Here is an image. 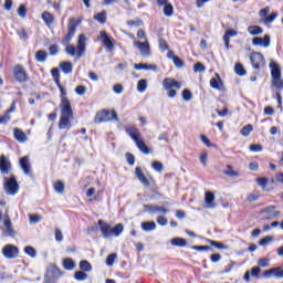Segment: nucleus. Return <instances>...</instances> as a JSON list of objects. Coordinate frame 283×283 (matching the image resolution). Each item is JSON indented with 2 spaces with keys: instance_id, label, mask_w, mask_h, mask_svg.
I'll return each instance as SVG.
<instances>
[{
  "instance_id": "f257e3e1",
  "label": "nucleus",
  "mask_w": 283,
  "mask_h": 283,
  "mask_svg": "<svg viewBox=\"0 0 283 283\" xmlns=\"http://www.w3.org/2000/svg\"><path fill=\"white\" fill-rule=\"evenodd\" d=\"M81 23V19L70 18L67 24V33L61 41V43L66 46V54H69V56H76V59H82V56H85V51L87 50V38L83 33L80 34L77 38V46H74V44H70V42L72 41V39H74V35L76 34V28H78Z\"/></svg>"
},
{
  "instance_id": "f03ea898",
  "label": "nucleus",
  "mask_w": 283,
  "mask_h": 283,
  "mask_svg": "<svg viewBox=\"0 0 283 283\" xmlns=\"http://www.w3.org/2000/svg\"><path fill=\"white\" fill-rule=\"evenodd\" d=\"M74 118V111H72V103L70 99H63L61 107V117L59 122V129H72V122Z\"/></svg>"
},
{
  "instance_id": "7ed1b4c3",
  "label": "nucleus",
  "mask_w": 283,
  "mask_h": 283,
  "mask_svg": "<svg viewBox=\"0 0 283 283\" xmlns=\"http://www.w3.org/2000/svg\"><path fill=\"white\" fill-rule=\"evenodd\" d=\"M97 224L99 227V231L102 232V238L105 239L112 238V235L118 238V235H120L125 230V226H123V223H117L114 228H112V226L103 221V219H99Z\"/></svg>"
},
{
  "instance_id": "20e7f679",
  "label": "nucleus",
  "mask_w": 283,
  "mask_h": 283,
  "mask_svg": "<svg viewBox=\"0 0 283 283\" xmlns=\"http://www.w3.org/2000/svg\"><path fill=\"white\" fill-rule=\"evenodd\" d=\"M59 277H63V271L55 263H50L44 274V283H56Z\"/></svg>"
},
{
  "instance_id": "39448f33",
  "label": "nucleus",
  "mask_w": 283,
  "mask_h": 283,
  "mask_svg": "<svg viewBox=\"0 0 283 283\" xmlns=\"http://www.w3.org/2000/svg\"><path fill=\"white\" fill-rule=\"evenodd\" d=\"M109 120H118V113L116 111L103 109L96 114L94 122L95 123H107Z\"/></svg>"
},
{
  "instance_id": "423d86ee",
  "label": "nucleus",
  "mask_w": 283,
  "mask_h": 283,
  "mask_svg": "<svg viewBox=\"0 0 283 283\" xmlns=\"http://www.w3.org/2000/svg\"><path fill=\"white\" fill-rule=\"evenodd\" d=\"M4 191L7 196H17V193H19V182L17 181V177L14 175H12L10 178H6Z\"/></svg>"
},
{
  "instance_id": "0eeeda50",
  "label": "nucleus",
  "mask_w": 283,
  "mask_h": 283,
  "mask_svg": "<svg viewBox=\"0 0 283 283\" xmlns=\"http://www.w3.org/2000/svg\"><path fill=\"white\" fill-rule=\"evenodd\" d=\"M13 76L18 83H28L30 81V75H28V72L21 64H17L13 67Z\"/></svg>"
},
{
  "instance_id": "6e6552de",
  "label": "nucleus",
  "mask_w": 283,
  "mask_h": 283,
  "mask_svg": "<svg viewBox=\"0 0 283 283\" xmlns=\"http://www.w3.org/2000/svg\"><path fill=\"white\" fill-rule=\"evenodd\" d=\"M2 255L7 258V260H14L19 258V247L13 244H7L2 249Z\"/></svg>"
},
{
  "instance_id": "1a4fd4ad",
  "label": "nucleus",
  "mask_w": 283,
  "mask_h": 283,
  "mask_svg": "<svg viewBox=\"0 0 283 283\" xmlns=\"http://www.w3.org/2000/svg\"><path fill=\"white\" fill-rule=\"evenodd\" d=\"M250 61L254 70H260L265 65L264 55L261 52H252L250 55Z\"/></svg>"
},
{
  "instance_id": "9d476101",
  "label": "nucleus",
  "mask_w": 283,
  "mask_h": 283,
  "mask_svg": "<svg viewBox=\"0 0 283 283\" xmlns=\"http://www.w3.org/2000/svg\"><path fill=\"white\" fill-rule=\"evenodd\" d=\"M19 165H20V169H22L25 176H30V178H34V174L32 172V164H30V156H24L20 158Z\"/></svg>"
},
{
  "instance_id": "9b49d317",
  "label": "nucleus",
  "mask_w": 283,
  "mask_h": 283,
  "mask_svg": "<svg viewBox=\"0 0 283 283\" xmlns=\"http://www.w3.org/2000/svg\"><path fill=\"white\" fill-rule=\"evenodd\" d=\"M12 171V163H10V159L6 157V155L0 156V174L3 176L10 174Z\"/></svg>"
},
{
  "instance_id": "f8f14e48",
  "label": "nucleus",
  "mask_w": 283,
  "mask_h": 283,
  "mask_svg": "<svg viewBox=\"0 0 283 283\" xmlns=\"http://www.w3.org/2000/svg\"><path fill=\"white\" fill-rule=\"evenodd\" d=\"M263 277H276L277 280H283V269L281 266L272 268L263 272Z\"/></svg>"
},
{
  "instance_id": "ddd939ff",
  "label": "nucleus",
  "mask_w": 283,
  "mask_h": 283,
  "mask_svg": "<svg viewBox=\"0 0 283 283\" xmlns=\"http://www.w3.org/2000/svg\"><path fill=\"white\" fill-rule=\"evenodd\" d=\"M99 36L104 48H106L108 52H112V50L115 48L114 39H111L109 34H107V31H101Z\"/></svg>"
},
{
  "instance_id": "4468645a",
  "label": "nucleus",
  "mask_w": 283,
  "mask_h": 283,
  "mask_svg": "<svg viewBox=\"0 0 283 283\" xmlns=\"http://www.w3.org/2000/svg\"><path fill=\"white\" fill-rule=\"evenodd\" d=\"M135 48H138L142 56H151V48L149 46V42H140L135 41L134 42Z\"/></svg>"
},
{
  "instance_id": "2eb2a0df",
  "label": "nucleus",
  "mask_w": 283,
  "mask_h": 283,
  "mask_svg": "<svg viewBox=\"0 0 283 283\" xmlns=\"http://www.w3.org/2000/svg\"><path fill=\"white\" fill-rule=\"evenodd\" d=\"M17 231L12 228V221L10 218L4 219V230L2 231V238H14Z\"/></svg>"
},
{
  "instance_id": "dca6fc26",
  "label": "nucleus",
  "mask_w": 283,
  "mask_h": 283,
  "mask_svg": "<svg viewBox=\"0 0 283 283\" xmlns=\"http://www.w3.org/2000/svg\"><path fill=\"white\" fill-rule=\"evenodd\" d=\"M163 87L164 90H180L182 87V83L176 81L175 78L171 77H166L163 81Z\"/></svg>"
},
{
  "instance_id": "f3484780",
  "label": "nucleus",
  "mask_w": 283,
  "mask_h": 283,
  "mask_svg": "<svg viewBox=\"0 0 283 283\" xmlns=\"http://www.w3.org/2000/svg\"><path fill=\"white\" fill-rule=\"evenodd\" d=\"M144 211L154 216V213H168L169 210L165 207L156 206V205H144Z\"/></svg>"
},
{
  "instance_id": "a211bd4d",
  "label": "nucleus",
  "mask_w": 283,
  "mask_h": 283,
  "mask_svg": "<svg viewBox=\"0 0 283 283\" xmlns=\"http://www.w3.org/2000/svg\"><path fill=\"white\" fill-rule=\"evenodd\" d=\"M252 45H260L261 48H269V45H271V35L265 34L263 38H261V36L253 38Z\"/></svg>"
},
{
  "instance_id": "6ab92c4d",
  "label": "nucleus",
  "mask_w": 283,
  "mask_h": 283,
  "mask_svg": "<svg viewBox=\"0 0 283 283\" xmlns=\"http://www.w3.org/2000/svg\"><path fill=\"white\" fill-rule=\"evenodd\" d=\"M135 176H136L137 180H139V182L143 184L144 187H151V184L149 182V179H147V177L143 172V168L136 167L135 168Z\"/></svg>"
},
{
  "instance_id": "aec40b11",
  "label": "nucleus",
  "mask_w": 283,
  "mask_h": 283,
  "mask_svg": "<svg viewBox=\"0 0 283 283\" xmlns=\"http://www.w3.org/2000/svg\"><path fill=\"white\" fill-rule=\"evenodd\" d=\"M135 176H136L137 180H139V182L143 184L144 187H151V184L149 182V179H147V177L143 172V168L136 167L135 168Z\"/></svg>"
},
{
  "instance_id": "412c9836",
  "label": "nucleus",
  "mask_w": 283,
  "mask_h": 283,
  "mask_svg": "<svg viewBox=\"0 0 283 283\" xmlns=\"http://www.w3.org/2000/svg\"><path fill=\"white\" fill-rule=\"evenodd\" d=\"M205 202L206 209H216V195L211 191H206Z\"/></svg>"
},
{
  "instance_id": "4be33fe9",
  "label": "nucleus",
  "mask_w": 283,
  "mask_h": 283,
  "mask_svg": "<svg viewBox=\"0 0 283 283\" xmlns=\"http://www.w3.org/2000/svg\"><path fill=\"white\" fill-rule=\"evenodd\" d=\"M231 36H238V31L235 30H227L223 35V43L227 50H231Z\"/></svg>"
},
{
  "instance_id": "5701e85b",
  "label": "nucleus",
  "mask_w": 283,
  "mask_h": 283,
  "mask_svg": "<svg viewBox=\"0 0 283 283\" xmlns=\"http://www.w3.org/2000/svg\"><path fill=\"white\" fill-rule=\"evenodd\" d=\"M262 213H268L270 217L266 218V220H273V218H279V216H282V212L279 210H275V206H268L262 210Z\"/></svg>"
},
{
  "instance_id": "b1692460",
  "label": "nucleus",
  "mask_w": 283,
  "mask_h": 283,
  "mask_svg": "<svg viewBox=\"0 0 283 283\" xmlns=\"http://www.w3.org/2000/svg\"><path fill=\"white\" fill-rule=\"evenodd\" d=\"M216 77H212L210 80V87H212V90H218L219 92H222V87H223V84H222V78L220 77V74L216 73Z\"/></svg>"
},
{
  "instance_id": "393cba45",
  "label": "nucleus",
  "mask_w": 283,
  "mask_h": 283,
  "mask_svg": "<svg viewBox=\"0 0 283 283\" xmlns=\"http://www.w3.org/2000/svg\"><path fill=\"white\" fill-rule=\"evenodd\" d=\"M270 69H271L272 78H281L282 77V71L280 70V65H277V63L271 62Z\"/></svg>"
},
{
  "instance_id": "a878e982",
  "label": "nucleus",
  "mask_w": 283,
  "mask_h": 283,
  "mask_svg": "<svg viewBox=\"0 0 283 283\" xmlns=\"http://www.w3.org/2000/svg\"><path fill=\"white\" fill-rule=\"evenodd\" d=\"M13 134H14V138H15V140H18V143H25L28 140V136L20 128H14Z\"/></svg>"
},
{
  "instance_id": "bb28decb",
  "label": "nucleus",
  "mask_w": 283,
  "mask_h": 283,
  "mask_svg": "<svg viewBox=\"0 0 283 283\" xmlns=\"http://www.w3.org/2000/svg\"><path fill=\"white\" fill-rule=\"evenodd\" d=\"M60 69L64 74H72L74 66L72 65V62L65 61L60 63Z\"/></svg>"
},
{
  "instance_id": "cd10ccee",
  "label": "nucleus",
  "mask_w": 283,
  "mask_h": 283,
  "mask_svg": "<svg viewBox=\"0 0 283 283\" xmlns=\"http://www.w3.org/2000/svg\"><path fill=\"white\" fill-rule=\"evenodd\" d=\"M62 266L65 271H73L76 268V263L71 258H66L62 261Z\"/></svg>"
},
{
  "instance_id": "c85d7f7f",
  "label": "nucleus",
  "mask_w": 283,
  "mask_h": 283,
  "mask_svg": "<svg viewBox=\"0 0 283 283\" xmlns=\"http://www.w3.org/2000/svg\"><path fill=\"white\" fill-rule=\"evenodd\" d=\"M134 70H153L156 71L158 70V66L156 64H146V63H139V64H134Z\"/></svg>"
},
{
  "instance_id": "c756f323",
  "label": "nucleus",
  "mask_w": 283,
  "mask_h": 283,
  "mask_svg": "<svg viewBox=\"0 0 283 283\" xmlns=\"http://www.w3.org/2000/svg\"><path fill=\"white\" fill-rule=\"evenodd\" d=\"M35 61H38V63H45V61H48V52L45 50L35 52Z\"/></svg>"
},
{
  "instance_id": "7c9ffc66",
  "label": "nucleus",
  "mask_w": 283,
  "mask_h": 283,
  "mask_svg": "<svg viewBox=\"0 0 283 283\" xmlns=\"http://www.w3.org/2000/svg\"><path fill=\"white\" fill-rule=\"evenodd\" d=\"M248 32L252 36H258L259 34H262V32H264V29H262V27L260 25H250L248 28Z\"/></svg>"
},
{
  "instance_id": "2f4dec72",
  "label": "nucleus",
  "mask_w": 283,
  "mask_h": 283,
  "mask_svg": "<svg viewBox=\"0 0 283 283\" xmlns=\"http://www.w3.org/2000/svg\"><path fill=\"white\" fill-rule=\"evenodd\" d=\"M126 134L130 136V138L134 139L135 143L140 139L138 137V128L134 126L126 128Z\"/></svg>"
},
{
  "instance_id": "473e14b6",
  "label": "nucleus",
  "mask_w": 283,
  "mask_h": 283,
  "mask_svg": "<svg viewBox=\"0 0 283 283\" xmlns=\"http://www.w3.org/2000/svg\"><path fill=\"white\" fill-rule=\"evenodd\" d=\"M93 19H94L95 21H97L98 23H102V24L107 23V11L104 10V11H102V12L95 14V15L93 17Z\"/></svg>"
},
{
  "instance_id": "72a5a7b5",
  "label": "nucleus",
  "mask_w": 283,
  "mask_h": 283,
  "mask_svg": "<svg viewBox=\"0 0 283 283\" xmlns=\"http://www.w3.org/2000/svg\"><path fill=\"white\" fill-rule=\"evenodd\" d=\"M42 20L44 21L45 25H52V23H54V15L49 11H44L42 13Z\"/></svg>"
},
{
  "instance_id": "f704fd0d",
  "label": "nucleus",
  "mask_w": 283,
  "mask_h": 283,
  "mask_svg": "<svg viewBox=\"0 0 283 283\" xmlns=\"http://www.w3.org/2000/svg\"><path fill=\"white\" fill-rule=\"evenodd\" d=\"M255 182L259 187H261V189H263V191H269V189H266V186L269 185V178L259 177L255 179Z\"/></svg>"
},
{
  "instance_id": "c9c22d12",
  "label": "nucleus",
  "mask_w": 283,
  "mask_h": 283,
  "mask_svg": "<svg viewBox=\"0 0 283 283\" xmlns=\"http://www.w3.org/2000/svg\"><path fill=\"white\" fill-rule=\"evenodd\" d=\"M142 229H143V231H146V232L155 231L156 222H154V221L142 222Z\"/></svg>"
},
{
  "instance_id": "e433bc0d",
  "label": "nucleus",
  "mask_w": 283,
  "mask_h": 283,
  "mask_svg": "<svg viewBox=\"0 0 283 283\" xmlns=\"http://www.w3.org/2000/svg\"><path fill=\"white\" fill-rule=\"evenodd\" d=\"M135 143H136V146L139 149V151H142L143 154H146V155L149 154V147H147V144H145V142L143 139H139Z\"/></svg>"
},
{
  "instance_id": "4c0bfd02",
  "label": "nucleus",
  "mask_w": 283,
  "mask_h": 283,
  "mask_svg": "<svg viewBox=\"0 0 283 283\" xmlns=\"http://www.w3.org/2000/svg\"><path fill=\"white\" fill-rule=\"evenodd\" d=\"M80 269L84 273H90V271H92V263H90V261H87V260H82L80 262Z\"/></svg>"
},
{
  "instance_id": "58836bf2",
  "label": "nucleus",
  "mask_w": 283,
  "mask_h": 283,
  "mask_svg": "<svg viewBox=\"0 0 283 283\" xmlns=\"http://www.w3.org/2000/svg\"><path fill=\"white\" fill-rule=\"evenodd\" d=\"M234 72L238 74V76H247V70L244 69V65L242 63H237L234 65Z\"/></svg>"
},
{
  "instance_id": "ea45409f",
  "label": "nucleus",
  "mask_w": 283,
  "mask_h": 283,
  "mask_svg": "<svg viewBox=\"0 0 283 283\" xmlns=\"http://www.w3.org/2000/svg\"><path fill=\"white\" fill-rule=\"evenodd\" d=\"M208 242L211 247H214V249H224V250L229 249V245H227L220 241H214V240L209 239Z\"/></svg>"
},
{
  "instance_id": "a19ab883",
  "label": "nucleus",
  "mask_w": 283,
  "mask_h": 283,
  "mask_svg": "<svg viewBox=\"0 0 283 283\" xmlns=\"http://www.w3.org/2000/svg\"><path fill=\"white\" fill-rule=\"evenodd\" d=\"M172 247H185L187 244V240L180 237L174 238L171 240Z\"/></svg>"
},
{
  "instance_id": "79ce46f5",
  "label": "nucleus",
  "mask_w": 283,
  "mask_h": 283,
  "mask_svg": "<svg viewBox=\"0 0 283 283\" xmlns=\"http://www.w3.org/2000/svg\"><path fill=\"white\" fill-rule=\"evenodd\" d=\"M53 188L56 193H63V191H65V184H63L61 180H57L54 182Z\"/></svg>"
},
{
  "instance_id": "37998d69",
  "label": "nucleus",
  "mask_w": 283,
  "mask_h": 283,
  "mask_svg": "<svg viewBox=\"0 0 283 283\" xmlns=\"http://www.w3.org/2000/svg\"><path fill=\"white\" fill-rule=\"evenodd\" d=\"M74 279L77 280V282H85V280L87 279V273L81 271H76L74 273Z\"/></svg>"
},
{
  "instance_id": "c03bdc74",
  "label": "nucleus",
  "mask_w": 283,
  "mask_h": 283,
  "mask_svg": "<svg viewBox=\"0 0 283 283\" xmlns=\"http://www.w3.org/2000/svg\"><path fill=\"white\" fill-rule=\"evenodd\" d=\"M164 14H165V17H174V4L168 2L164 7Z\"/></svg>"
},
{
  "instance_id": "a18cd8bd",
  "label": "nucleus",
  "mask_w": 283,
  "mask_h": 283,
  "mask_svg": "<svg viewBox=\"0 0 283 283\" xmlns=\"http://www.w3.org/2000/svg\"><path fill=\"white\" fill-rule=\"evenodd\" d=\"M273 240H274L273 235H266L259 241V245L266 247V245L271 244V242H273Z\"/></svg>"
},
{
  "instance_id": "49530a36",
  "label": "nucleus",
  "mask_w": 283,
  "mask_h": 283,
  "mask_svg": "<svg viewBox=\"0 0 283 283\" xmlns=\"http://www.w3.org/2000/svg\"><path fill=\"white\" fill-rule=\"evenodd\" d=\"M24 253L30 258H36V249H34L32 245H27L24 248Z\"/></svg>"
},
{
  "instance_id": "de8ad7c7",
  "label": "nucleus",
  "mask_w": 283,
  "mask_h": 283,
  "mask_svg": "<svg viewBox=\"0 0 283 283\" xmlns=\"http://www.w3.org/2000/svg\"><path fill=\"white\" fill-rule=\"evenodd\" d=\"M17 34L21 41H28V39H30V35L25 29L17 30Z\"/></svg>"
},
{
  "instance_id": "09e8293b",
  "label": "nucleus",
  "mask_w": 283,
  "mask_h": 283,
  "mask_svg": "<svg viewBox=\"0 0 283 283\" xmlns=\"http://www.w3.org/2000/svg\"><path fill=\"white\" fill-rule=\"evenodd\" d=\"M147 90V80L143 78V80H139L138 83H137V92H145Z\"/></svg>"
},
{
  "instance_id": "8fccbe9b",
  "label": "nucleus",
  "mask_w": 283,
  "mask_h": 283,
  "mask_svg": "<svg viewBox=\"0 0 283 283\" xmlns=\"http://www.w3.org/2000/svg\"><path fill=\"white\" fill-rule=\"evenodd\" d=\"M253 129V125L248 124L243 126L240 130L241 136H249Z\"/></svg>"
},
{
  "instance_id": "3c124183",
  "label": "nucleus",
  "mask_w": 283,
  "mask_h": 283,
  "mask_svg": "<svg viewBox=\"0 0 283 283\" xmlns=\"http://www.w3.org/2000/svg\"><path fill=\"white\" fill-rule=\"evenodd\" d=\"M181 96L182 98L186 101V102H189L191 101V98H193V94L191 93V91L189 88H185L181 93Z\"/></svg>"
},
{
  "instance_id": "603ef678",
  "label": "nucleus",
  "mask_w": 283,
  "mask_h": 283,
  "mask_svg": "<svg viewBox=\"0 0 283 283\" xmlns=\"http://www.w3.org/2000/svg\"><path fill=\"white\" fill-rule=\"evenodd\" d=\"M18 14L21 17V19H25V15L28 14V8L25 4H20L18 8Z\"/></svg>"
},
{
  "instance_id": "864d4df0",
  "label": "nucleus",
  "mask_w": 283,
  "mask_h": 283,
  "mask_svg": "<svg viewBox=\"0 0 283 283\" xmlns=\"http://www.w3.org/2000/svg\"><path fill=\"white\" fill-rule=\"evenodd\" d=\"M272 85H273V87H276V90H283V80H282V77L272 78Z\"/></svg>"
},
{
  "instance_id": "5fc2aeb1",
  "label": "nucleus",
  "mask_w": 283,
  "mask_h": 283,
  "mask_svg": "<svg viewBox=\"0 0 283 283\" xmlns=\"http://www.w3.org/2000/svg\"><path fill=\"white\" fill-rule=\"evenodd\" d=\"M247 200H248V202H255V201L260 200V193L251 192L248 195Z\"/></svg>"
},
{
  "instance_id": "6e6d98bb",
  "label": "nucleus",
  "mask_w": 283,
  "mask_h": 283,
  "mask_svg": "<svg viewBox=\"0 0 283 283\" xmlns=\"http://www.w3.org/2000/svg\"><path fill=\"white\" fill-rule=\"evenodd\" d=\"M116 253H112L106 258V265L107 266H114V262H116Z\"/></svg>"
},
{
  "instance_id": "4d7b16f0",
  "label": "nucleus",
  "mask_w": 283,
  "mask_h": 283,
  "mask_svg": "<svg viewBox=\"0 0 283 283\" xmlns=\"http://www.w3.org/2000/svg\"><path fill=\"white\" fill-rule=\"evenodd\" d=\"M12 116L10 114L4 113L2 116H0V125H8L10 123Z\"/></svg>"
},
{
  "instance_id": "13d9d810",
  "label": "nucleus",
  "mask_w": 283,
  "mask_h": 283,
  "mask_svg": "<svg viewBox=\"0 0 283 283\" xmlns=\"http://www.w3.org/2000/svg\"><path fill=\"white\" fill-rule=\"evenodd\" d=\"M207 70V66H205V64L200 63V62H197L195 65H193V72L198 73V72H206Z\"/></svg>"
},
{
  "instance_id": "bf43d9fd",
  "label": "nucleus",
  "mask_w": 283,
  "mask_h": 283,
  "mask_svg": "<svg viewBox=\"0 0 283 283\" xmlns=\"http://www.w3.org/2000/svg\"><path fill=\"white\" fill-rule=\"evenodd\" d=\"M191 249L193 251H211V245H192Z\"/></svg>"
},
{
  "instance_id": "052dcab7",
  "label": "nucleus",
  "mask_w": 283,
  "mask_h": 283,
  "mask_svg": "<svg viewBox=\"0 0 283 283\" xmlns=\"http://www.w3.org/2000/svg\"><path fill=\"white\" fill-rule=\"evenodd\" d=\"M49 52L51 56H56L59 54V44H51Z\"/></svg>"
},
{
  "instance_id": "680f3d73",
  "label": "nucleus",
  "mask_w": 283,
  "mask_h": 283,
  "mask_svg": "<svg viewBox=\"0 0 283 283\" xmlns=\"http://www.w3.org/2000/svg\"><path fill=\"white\" fill-rule=\"evenodd\" d=\"M260 273H262V269H260V266H254L250 271V275L252 277H260Z\"/></svg>"
},
{
  "instance_id": "e2e57ef3",
  "label": "nucleus",
  "mask_w": 283,
  "mask_h": 283,
  "mask_svg": "<svg viewBox=\"0 0 283 283\" xmlns=\"http://www.w3.org/2000/svg\"><path fill=\"white\" fill-rule=\"evenodd\" d=\"M159 50H163L164 52L166 50H169V44L167 43V40H165L164 38L159 39Z\"/></svg>"
},
{
  "instance_id": "0e129e2a",
  "label": "nucleus",
  "mask_w": 283,
  "mask_h": 283,
  "mask_svg": "<svg viewBox=\"0 0 283 283\" xmlns=\"http://www.w3.org/2000/svg\"><path fill=\"white\" fill-rule=\"evenodd\" d=\"M172 63L175 66L177 67H185V61H182V59H180L178 55L176 57H174Z\"/></svg>"
},
{
  "instance_id": "69168bd1",
  "label": "nucleus",
  "mask_w": 283,
  "mask_h": 283,
  "mask_svg": "<svg viewBox=\"0 0 283 283\" xmlns=\"http://www.w3.org/2000/svg\"><path fill=\"white\" fill-rule=\"evenodd\" d=\"M85 92H87V87H85V85H78L75 87V94L78 96H83Z\"/></svg>"
},
{
  "instance_id": "338daca9",
  "label": "nucleus",
  "mask_w": 283,
  "mask_h": 283,
  "mask_svg": "<svg viewBox=\"0 0 283 283\" xmlns=\"http://www.w3.org/2000/svg\"><path fill=\"white\" fill-rule=\"evenodd\" d=\"M200 138L206 147H213V143H211L206 135H200Z\"/></svg>"
},
{
  "instance_id": "774afa93",
  "label": "nucleus",
  "mask_w": 283,
  "mask_h": 283,
  "mask_svg": "<svg viewBox=\"0 0 283 283\" xmlns=\"http://www.w3.org/2000/svg\"><path fill=\"white\" fill-rule=\"evenodd\" d=\"M258 264L262 266L263 269H266L269 266V259L266 258H261L258 260Z\"/></svg>"
}]
</instances>
